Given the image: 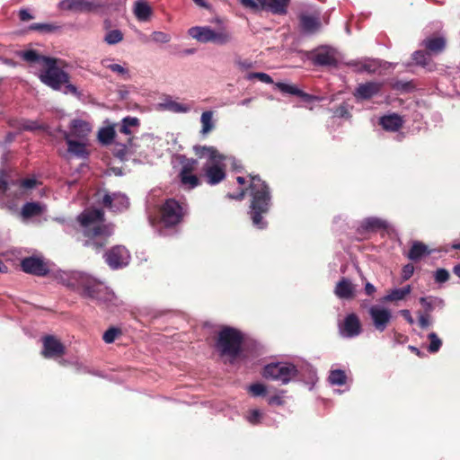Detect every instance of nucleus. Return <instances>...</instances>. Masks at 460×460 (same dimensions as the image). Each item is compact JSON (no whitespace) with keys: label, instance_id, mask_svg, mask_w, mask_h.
Here are the masks:
<instances>
[{"label":"nucleus","instance_id":"12","mask_svg":"<svg viewBox=\"0 0 460 460\" xmlns=\"http://www.w3.org/2000/svg\"><path fill=\"white\" fill-rule=\"evenodd\" d=\"M92 131V126L89 122L82 119H73L70 124L69 132L65 133L66 137L75 140L87 141L88 136Z\"/></svg>","mask_w":460,"mask_h":460},{"label":"nucleus","instance_id":"35","mask_svg":"<svg viewBox=\"0 0 460 460\" xmlns=\"http://www.w3.org/2000/svg\"><path fill=\"white\" fill-rule=\"evenodd\" d=\"M115 137V128L113 126H107L101 128L98 132V139L102 144L109 145Z\"/></svg>","mask_w":460,"mask_h":460},{"label":"nucleus","instance_id":"57","mask_svg":"<svg viewBox=\"0 0 460 460\" xmlns=\"http://www.w3.org/2000/svg\"><path fill=\"white\" fill-rule=\"evenodd\" d=\"M37 181L34 178H28L20 181V186L23 189H32L36 186Z\"/></svg>","mask_w":460,"mask_h":460},{"label":"nucleus","instance_id":"51","mask_svg":"<svg viewBox=\"0 0 460 460\" xmlns=\"http://www.w3.org/2000/svg\"><path fill=\"white\" fill-rule=\"evenodd\" d=\"M198 161L196 159H187L183 164L180 173H190L196 170Z\"/></svg>","mask_w":460,"mask_h":460},{"label":"nucleus","instance_id":"47","mask_svg":"<svg viewBox=\"0 0 460 460\" xmlns=\"http://www.w3.org/2000/svg\"><path fill=\"white\" fill-rule=\"evenodd\" d=\"M262 416L263 414L260 410H252L248 412L246 419L251 424L257 425L261 422Z\"/></svg>","mask_w":460,"mask_h":460},{"label":"nucleus","instance_id":"19","mask_svg":"<svg viewBox=\"0 0 460 460\" xmlns=\"http://www.w3.org/2000/svg\"><path fill=\"white\" fill-rule=\"evenodd\" d=\"M65 348L62 343L53 336L43 339L42 354L45 358H54L64 354Z\"/></svg>","mask_w":460,"mask_h":460},{"label":"nucleus","instance_id":"11","mask_svg":"<svg viewBox=\"0 0 460 460\" xmlns=\"http://www.w3.org/2000/svg\"><path fill=\"white\" fill-rule=\"evenodd\" d=\"M130 255L123 246H115L105 254V261L111 269H119L128 264Z\"/></svg>","mask_w":460,"mask_h":460},{"label":"nucleus","instance_id":"25","mask_svg":"<svg viewBox=\"0 0 460 460\" xmlns=\"http://www.w3.org/2000/svg\"><path fill=\"white\" fill-rule=\"evenodd\" d=\"M101 64L103 67L111 70L114 74L121 76L123 79L128 80L130 78V73L128 68L126 66V64H118L115 63L112 58H106L101 61Z\"/></svg>","mask_w":460,"mask_h":460},{"label":"nucleus","instance_id":"20","mask_svg":"<svg viewBox=\"0 0 460 460\" xmlns=\"http://www.w3.org/2000/svg\"><path fill=\"white\" fill-rule=\"evenodd\" d=\"M341 332L347 337H355L361 332V323L357 314H348L341 327Z\"/></svg>","mask_w":460,"mask_h":460},{"label":"nucleus","instance_id":"45","mask_svg":"<svg viewBox=\"0 0 460 460\" xmlns=\"http://www.w3.org/2000/svg\"><path fill=\"white\" fill-rule=\"evenodd\" d=\"M428 338L430 341L429 348H428L429 352V353H437L440 349V347L442 345V341L438 338V336L435 332H430L428 335Z\"/></svg>","mask_w":460,"mask_h":460},{"label":"nucleus","instance_id":"17","mask_svg":"<svg viewBox=\"0 0 460 460\" xmlns=\"http://www.w3.org/2000/svg\"><path fill=\"white\" fill-rule=\"evenodd\" d=\"M383 84L378 82H367L360 84L354 92V96L358 100H369L377 95Z\"/></svg>","mask_w":460,"mask_h":460},{"label":"nucleus","instance_id":"62","mask_svg":"<svg viewBox=\"0 0 460 460\" xmlns=\"http://www.w3.org/2000/svg\"><path fill=\"white\" fill-rule=\"evenodd\" d=\"M401 315L410 323L412 324L414 323V320L411 314V312L407 309L401 310L400 312Z\"/></svg>","mask_w":460,"mask_h":460},{"label":"nucleus","instance_id":"36","mask_svg":"<svg viewBox=\"0 0 460 460\" xmlns=\"http://www.w3.org/2000/svg\"><path fill=\"white\" fill-rule=\"evenodd\" d=\"M124 35L119 29L109 30L106 31L103 40L108 45H115L123 40Z\"/></svg>","mask_w":460,"mask_h":460},{"label":"nucleus","instance_id":"29","mask_svg":"<svg viewBox=\"0 0 460 460\" xmlns=\"http://www.w3.org/2000/svg\"><path fill=\"white\" fill-rule=\"evenodd\" d=\"M189 34L202 43L210 42L213 35V30L209 27H192L189 30Z\"/></svg>","mask_w":460,"mask_h":460},{"label":"nucleus","instance_id":"14","mask_svg":"<svg viewBox=\"0 0 460 460\" xmlns=\"http://www.w3.org/2000/svg\"><path fill=\"white\" fill-rule=\"evenodd\" d=\"M22 269L24 272L37 276H44L48 273L47 264L38 257H28L22 261Z\"/></svg>","mask_w":460,"mask_h":460},{"label":"nucleus","instance_id":"3","mask_svg":"<svg viewBox=\"0 0 460 460\" xmlns=\"http://www.w3.org/2000/svg\"><path fill=\"white\" fill-rule=\"evenodd\" d=\"M250 177L251 201L248 214L253 226L258 229H264L268 226L264 217L269 214L272 205L270 189L259 175L250 174Z\"/></svg>","mask_w":460,"mask_h":460},{"label":"nucleus","instance_id":"6","mask_svg":"<svg viewBox=\"0 0 460 460\" xmlns=\"http://www.w3.org/2000/svg\"><path fill=\"white\" fill-rule=\"evenodd\" d=\"M298 375L296 367L292 363H270L264 367L262 376L266 379L280 381L286 385Z\"/></svg>","mask_w":460,"mask_h":460},{"label":"nucleus","instance_id":"4","mask_svg":"<svg viewBox=\"0 0 460 460\" xmlns=\"http://www.w3.org/2000/svg\"><path fill=\"white\" fill-rule=\"evenodd\" d=\"M58 62L59 60L51 58L43 59V66L38 74L40 80L53 90H61L64 85V93L78 95L77 88L69 83V75L60 68Z\"/></svg>","mask_w":460,"mask_h":460},{"label":"nucleus","instance_id":"18","mask_svg":"<svg viewBox=\"0 0 460 460\" xmlns=\"http://www.w3.org/2000/svg\"><path fill=\"white\" fill-rule=\"evenodd\" d=\"M430 55L441 54L447 47V39L444 36H430L424 39L420 44Z\"/></svg>","mask_w":460,"mask_h":460},{"label":"nucleus","instance_id":"10","mask_svg":"<svg viewBox=\"0 0 460 460\" xmlns=\"http://www.w3.org/2000/svg\"><path fill=\"white\" fill-rule=\"evenodd\" d=\"M58 6L64 11L92 13L102 7V4L97 0H62Z\"/></svg>","mask_w":460,"mask_h":460},{"label":"nucleus","instance_id":"2","mask_svg":"<svg viewBox=\"0 0 460 460\" xmlns=\"http://www.w3.org/2000/svg\"><path fill=\"white\" fill-rule=\"evenodd\" d=\"M77 220L83 234L87 238L85 245L96 250L104 246L114 232L113 226L104 222V214L101 209H85Z\"/></svg>","mask_w":460,"mask_h":460},{"label":"nucleus","instance_id":"24","mask_svg":"<svg viewBox=\"0 0 460 460\" xmlns=\"http://www.w3.org/2000/svg\"><path fill=\"white\" fill-rule=\"evenodd\" d=\"M299 24L304 32L313 34L320 29L321 21L317 16L302 13L299 15Z\"/></svg>","mask_w":460,"mask_h":460},{"label":"nucleus","instance_id":"50","mask_svg":"<svg viewBox=\"0 0 460 460\" xmlns=\"http://www.w3.org/2000/svg\"><path fill=\"white\" fill-rule=\"evenodd\" d=\"M449 272L446 269H438L434 273V279L437 283H445L449 279Z\"/></svg>","mask_w":460,"mask_h":460},{"label":"nucleus","instance_id":"42","mask_svg":"<svg viewBox=\"0 0 460 460\" xmlns=\"http://www.w3.org/2000/svg\"><path fill=\"white\" fill-rule=\"evenodd\" d=\"M436 302L441 303L442 301L438 300L437 297H434V296L420 297V305L424 308V313L423 314L430 315V313L435 308V303Z\"/></svg>","mask_w":460,"mask_h":460},{"label":"nucleus","instance_id":"58","mask_svg":"<svg viewBox=\"0 0 460 460\" xmlns=\"http://www.w3.org/2000/svg\"><path fill=\"white\" fill-rule=\"evenodd\" d=\"M190 111V105L174 102V112H188Z\"/></svg>","mask_w":460,"mask_h":460},{"label":"nucleus","instance_id":"52","mask_svg":"<svg viewBox=\"0 0 460 460\" xmlns=\"http://www.w3.org/2000/svg\"><path fill=\"white\" fill-rule=\"evenodd\" d=\"M249 391L254 396H261L266 394V387L262 384L256 383L250 385Z\"/></svg>","mask_w":460,"mask_h":460},{"label":"nucleus","instance_id":"13","mask_svg":"<svg viewBox=\"0 0 460 460\" xmlns=\"http://www.w3.org/2000/svg\"><path fill=\"white\" fill-rule=\"evenodd\" d=\"M102 204L114 212H121L128 208L129 200L125 194L115 192L105 194L102 199Z\"/></svg>","mask_w":460,"mask_h":460},{"label":"nucleus","instance_id":"56","mask_svg":"<svg viewBox=\"0 0 460 460\" xmlns=\"http://www.w3.org/2000/svg\"><path fill=\"white\" fill-rule=\"evenodd\" d=\"M413 272H414V266L411 263L406 264L402 268V279L405 280L409 279L412 276Z\"/></svg>","mask_w":460,"mask_h":460},{"label":"nucleus","instance_id":"61","mask_svg":"<svg viewBox=\"0 0 460 460\" xmlns=\"http://www.w3.org/2000/svg\"><path fill=\"white\" fill-rule=\"evenodd\" d=\"M246 190H247V189H242L238 194L233 195L231 193H228L227 197L232 199L242 200V199H243V198L246 194Z\"/></svg>","mask_w":460,"mask_h":460},{"label":"nucleus","instance_id":"9","mask_svg":"<svg viewBox=\"0 0 460 460\" xmlns=\"http://www.w3.org/2000/svg\"><path fill=\"white\" fill-rule=\"evenodd\" d=\"M308 58L315 65L322 66H336V51L329 46H320L312 50Z\"/></svg>","mask_w":460,"mask_h":460},{"label":"nucleus","instance_id":"34","mask_svg":"<svg viewBox=\"0 0 460 460\" xmlns=\"http://www.w3.org/2000/svg\"><path fill=\"white\" fill-rule=\"evenodd\" d=\"M44 208L40 203H26L22 207V215L23 217L28 218L41 214Z\"/></svg>","mask_w":460,"mask_h":460},{"label":"nucleus","instance_id":"8","mask_svg":"<svg viewBox=\"0 0 460 460\" xmlns=\"http://www.w3.org/2000/svg\"><path fill=\"white\" fill-rule=\"evenodd\" d=\"M151 225L160 234L170 235L172 230V199H169L159 209L155 217L150 218Z\"/></svg>","mask_w":460,"mask_h":460},{"label":"nucleus","instance_id":"26","mask_svg":"<svg viewBox=\"0 0 460 460\" xmlns=\"http://www.w3.org/2000/svg\"><path fill=\"white\" fill-rule=\"evenodd\" d=\"M431 251L429 247L420 241H413L411 249L408 252L407 257L412 261H418L422 257L429 255Z\"/></svg>","mask_w":460,"mask_h":460},{"label":"nucleus","instance_id":"32","mask_svg":"<svg viewBox=\"0 0 460 460\" xmlns=\"http://www.w3.org/2000/svg\"><path fill=\"white\" fill-rule=\"evenodd\" d=\"M179 177L181 185L187 190H192L200 185L199 178L193 172L180 173Z\"/></svg>","mask_w":460,"mask_h":460},{"label":"nucleus","instance_id":"33","mask_svg":"<svg viewBox=\"0 0 460 460\" xmlns=\"http://www.w3.org/2000/svg\"><path fill=\"white\" fill-rule=\"evenodd\" d=\"M200 122H201L200 133L203 135H207L215 128V125L213 122V112L210 111H204L201 114Z\"/></svg>","mask_w":460,"mask_h":460},{"label":"nucleus","instance_id":"23","mask_svg":"<svg viewBox=\"0 0 460 460\" xmlns=\"http://www.w3.org/2000/svg\"><path fill=\"white\" fill-rule=\"evenodd\" d=\"M379 124L385 130L395 132L402 128L403 119L399 114L393 113L382 116L379 119Z\"/></svg>","mask_w":460,"mask_h":460},{"label":"nucleus","instance_id":"21","mask_svg":"<svg viewBox=\"0 0 460 460\" xmlns=\"http://www.w3.org/2000/svg\"><path fill=\"white\" fill-rule=\"evenodd\" d=\"M204 176L207 182L210 185H216L222 181L226 177L225 170L218 164H207L203 168Z\"/></svg>","mask_w":460,"mask_h":460},{"label":"nucleus","instance_id":"37","mask_svg":"<svg viewBox=\"0 0 460 460\" xmlns=\"http://www.w3.org/2000/svg\"><path fill=\"white\" fill-rule=\"evenodd\" d=\"M139 125V121L137 118L127 117L122 119L119 132L126 136L133 134L132 128H137Z\"/></svg>","mask_w":460,"mask_h":460},{"label":"nucleus","instance_id":"27","mask_svg":"<svg viewBox=\"0 0 460 460\" xmlns=\"http://www.w3.org/2000/svg\"><path fill=\"white\" fill-rule=\"evenodd\" d=\"M275 85L282 93L298 96L302 98L305 102H311L314 99L313 95L298 89L296 85L288 84L280 82L276 83Z\"/></svg>","mask_w":460,"mask_h":460},{"label":"nucleus","instance_id":"22","mask_svg":"<svg viewBox=\"0 0 460 460\" xmlns=\"http://www.w3.org/2000/svg\"><path fill=\"white\" fill-rule=\"evenodd\" d=\"M355 291V286L349 279L346 278H341L334 288V294L341 299L354 298Z\"/></svg>","mask_w":460,"mask_h":460},{"label":"nucleus","instance_id":"38","mask_svg":"<svg viewBox=\"0 0 460 460\" xmlns=\"http://www.w3.org/2000/svg\"><path fill=\"white\" fill-rule=\"evenodd\" d=\"M411 57L415 64L422 67L429 66L431 62L430 55L426 51L425 49L424 50L414 51Z\"/></svg>","mask_w":460,"mask_h":460},{"label":"nucleus","instance_id":"7","mask_svg":"<svg viewBox=\"0 0 460 460\" xmlns=\"http://www.w3.org/2000/svg\"><path fill=\"white\" fill-rule=\"evenodd\" d=\"M239 2L244 8L254 12L266 10L273 14L284 15L288 12L290 0H239Z\"/></svg>","mask_w":460,"mask_h":460},{"label":"nucleus","instance_id":"44","mask_svg":"<svg viewBox=\"0 0 460 460\" xmlns=\"http://www.w3.org/2000/svg\"><path fill=\"white\" fill-rule=\"evenodd\" d=\"M188 213L187 205H181L174 200V227L180 224L184 216Z\"/></svg>","mask_w":460,"mask_h":460},{"label":"nucleus","instance_id":"46","mask_svg":"<svg viewBox=\"0 0 460 460\" xmlns=\"http://www.w3.org/2000/svg\"><path fill=\"white\" fill-rule=\"evenodd\" d=\"M247 79H258L262 83L265 84H272L273 80L272 78L266 73L263 72H252L247 75Z\"/></svg>","mask_w":460,"mask_h":460},{"label":"nucleus","instance_id":"30","mask_svg":"<svg viewBox=\"0 0 460 460\" xmlns=\"http://www.w3.org/2000/svg\"><path fill=\"white\" fill-rule=\"evenodd\" d=\"M140 40L144 43L154 42L156 44H164L171 40V35L164 31H154L149 37L140 34Z\"/></svg>","mask_w":460,"mask_h":460},{"label":"nucleus","instance_id":"49","mask_svg":"<svg viewBox=\"0 0 460 460\" xmlns=\"http://www.w3.org/2000/svg\"><path fill=\"white\" fill-rule=\"evenodd\" d=\"M334 116L338 118H350L351 114L349 112L348 104L343 102L341 105H339L334 111Z\"/></svg>","mask_w":460,"mask_h":460},{"label":"nucleus","instance_id":"63","mask_svg":"<svg viewBox=\"0 0 460 460\" xmlns=\"http://www.w3.org/2000/svg\"><path fill=\"white\" fill-rule=\"evenodd\" d=\"M284 403L283 399L279 395H273L269 398V404L271 405H282Z\"/></svg>","mask_w":460,"mask_h":460},{"label":"nucleus","instance_id":"16","mask_svg":"<svg viewBox=\"0 0 460 460\" xmlns=\"http://www.w3.org/2000/svg\"><path fill=\"white\" fill-rule=\"evenodd\" d=\"M369 314L373 320L375 328L379 332L385 330L392 317L391 312L388 309L378 308L376 306H372L369 309Z\"/></svg>","mask_w":460,"mask_h":460},{"label":"nucleus","instance_id":"59","mask_svg":"<svg viewBox=\"0 0 460 460\" xmlns=\"http://www.w3.org/2000/svg\"><path fill=\"white\" fill-rule=\"evenodd\" d=\"M22 128L26 130H34V129L39 128L40 126L38 125V123L36 121L26 120L22 123Z\"/></svg>","mask_w":460,"mask_h":460},{"label":"nucleus","instance_id":"43","mask_svg":"<svg viewBox=\"0 0 460 460\" xmlns=\"http://www.w3.org/2000/svg\"><path fill=\"white\" fill-rule=\"evenodd\" d=\"M231 40V36L229 33L223 31H214L213 30V35L211 37L210 42L218 44V45H225L228 43Z\"/></svg>","mask_w":460,"mask_h":460},{"label":"nucleus","instance_id":"48","mask_svg":"<svg viewBox=\"0 0 460 460\" xmlns=\"http://www.w3.org/2000/svg\"><path fill=\"white\" fill-rule=\"evenodd\" d=\"M119 334V329L110 328L103 333L102 339L106 343H112Z\"/></svg>","mask_w":460,"mask_h":460},{"label":"nucleus","instance_id":"15","mask_svg":"<svg viewBox=\"0 0 460 460\" xmlns=\"http://www.w3.org/2000/svg\"><path fill=\"white\" fill-rule=\"evenodd\" d=\"M132 13L139 22H149L154 15L153 7L146 0L135 1Z\"/></svg>","mask_w":460,"mask_h":460},{"label":"nucleus","instance_id":"28","mask_svg":"<svg viewBox=\"0 0 460 460\" xmlns=\"http://www.w3.org/2000/svg\"><path fill=\"white\" fill-rule=\"evenodd\" d=\"M66 141L68 147V152L78 156L86 157L88 153L86 151L87 141L75 140L70 137H66Z\"/></svg>","mask_w":460,"mask_h":460},{"label":"nucleus","instance_id":"5","mask_svg":"<svg viewBox=\"0 0 460 460\" xmlns=\"http://www.w3.org/2000/svg\"><path fill=\"white\" fill-rule=\"evenodd\" d=\"M243 341V335L239 330L225 326L217 333L215 347L221 358L234 364L242 354Z\"/></svg>","mask_w":460,"mask_h":460},{"label":"nucleus","instance_id":"60","mask_svg":"<svg viewBox=\"0 0 460 460\" xmlns=\"http://www.w3.org/2000/svg\"><path fill=\"white\" fill-rule=\"evenodd\" d=\"M19 17L22 21L23 22H26V21H30V20H32L34 17L33 15H31L28 10L26 9H22L20 10L19 12Z\"/></svg>","mask_w":460,"mask_h":460},{"label":"nucleus","instance_id":"40","mask_svg":"<svg viewBox=\"0 0 460 460\" xmlns=\"http://www.w3.org/2000/svg\"><path fill=\"white\" fill-rule=\"evenodd\" d=\"M364 227L367 230H378V229H385L387 227V224L385 221L376 218V217H369L364 221Z\"/></svg>","mask_w":460,"mask_h":460},{"label":"nucleus","instance_id":"53","mask_svg":"<svg viewBox=\"0 0 460 460\" xmlns=\"http://www.w3.org/2000/svg\"><path fill=\"white\" fill-rule=\"evenodd\" d=\"M203 150L208 154L209 158L213 161H221L225 158L224 155H220L214 146H204Z\"/></svg>","mask_w":460,"mask_h":460},{"label":"nucleus","instance_id":"39","mask_svg":"<svg viewBox=\"0 0 460 460\" xmlns=\"http://www.w3.org/2000/svg\"><path fill=\"white\" fill-rule=\"evenodd\" d=\"M328 379L332 385H343L346 384L347 376L343 370L335 369L331 371Z\"/></svg>","mask_w":460,"mask_h":460},{"label":"nucleus","instance_id":"31","mask_svg":"<svg viewBox=\"0 0 460 460\" xmlns=\"http://www.w3.org/2000/svg\"><path fill=\"white\" fill-rule=\"evenodd\" d=\"M411 288L410 285H407L402 288H394L384 297V301L394 302L403 300L405 296L411 293Z\"/></svg>","mask_w":460,"mask_h":460},{"label":"nucleus","instance_id":"1","mask_svg":"<svg viewBox=\"0 0 460 460\" xmlns=\"http://www.w3.org/2000/svg\"><path fill=\"white\" fill-rule=\"evenodd\" d=\"M56 279L59 283L78 291L84 297L107 305L110 304L118 305L115 294L102 282L88 274L79 271L59 270L56 273Z\"/></svg>","mask_w":460,"mask_h":460},{"label":"nucleus","instance_id":"64","mask_svg":"<svg viewBox=\"0 0 460 460\" xmlns=\"http://www.w3.org/2000/svg\"><path fill=\"white\" fill-rule=\"evenodd\" d=\"M365 292L367 296H373L376 292V288L369 282H367L365 285Z\"/></svg>","mask_w":460,"mask_h":460},{"label":"nucleus","instance_id":"55","mask_svg":"<svg viewBox=\"0 0 460 460\" xmlns=\"http://www.w3.org/2000/svg\"><path fill=\"white\" fill-rule=\"evenodd\" d=\"M57 27L49 23H34L31 26V29L43 31H52Z\"/></svg>","mask_w":460,"mask_h":460},{"label":"nucleus","instance_id":"54","mask_svg":"<svg viewBox=\"0 0 460 460\" xmlns=\"http://www.w3.org/2000/svg\"><path fill=\"white\" fill-rule=\"evenodd\" d=\"M419 325L421 329H427L430 324V315L419 313Z\"/></svg>","mask_w":460,"mask_h":460},{"label":"nucleus","instance_id":"41","mask_svg":"<svg viewBox=\"0 0 460 460\" xmlns=\"http://www.w3.org/2000/svg\"><path fill=\"white\" fill-rule=\"evenodd\" d=\"M22 58L28 61V62H35L39 64L40 68L43 66V59H49L50 58L40 56L36 51L34 50H27L23 51L21 54Z\"/></svg>","mask_w":460,"mask_h":460}]
</instances>
